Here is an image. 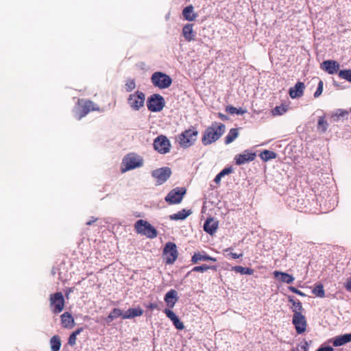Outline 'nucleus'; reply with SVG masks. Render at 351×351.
<instances>
[{
    "label": "nucleus",
    "instance_id": "obj_1",
    "mask_svg": "<svg viewBox=\"0 0 351 351\" xmlns=\"http://www.w3.org/2000/svg\"><path fill=\"white\" fill-rule=\"evenodd\" d=\"M225 132V125L216 122L208 127L203 134L202 143L204 145H208L216 142Z\"/></svg>",
    "mask_w": 351,
    "mask_h": 351
},
{
    "label": "nucleus",
    "instance_id": "obj_2",
    "mask_svg": "<svg viewBox=\"0 0 351 351\" xmlns=\"http://www.w3.org/2000/svg\"><path fill=\"white\" fill-rule=\"evenodd\" d=\"M198 131L194 127L183 131L178 136L177 140L181 147L186 149L193 146L197 141Z\"/></svg>",
    "mask_w": 351,
    "mask_h": 351
},
{
    "label": "nucleus",
    "instance_id": "obj_3",
    "mask_svg": "<svg viewBox=\"0 0 351 351\" xmlns=\"http://www.w3.org/2000/svg\"><path fill=\"white\" fill-rule=\"evenodd\" d=\"M143 165V159L141 156L135 153H130L123 158L121 172L125 173L128 171L141 167Z\"/></svg>",
    "mask_w": 351,
    "mask_h": 351
},
{
    "label": "nucleus",
    "instance_id": "obj_4",
    "mask_svg": "<svg viewBox=\"0 0 351 351\" xmlns=\"http://www.w3.org/2000/svg\"><path fill=\"white\" fill-rule=\"evenodd\" d=\"M99 107L92 101L88 99H78L75 117L78 120L85 117L90 111H99Z\"/></svg>",
    "mask_w": 351,
    "mask_h": 351
},
{
    "label": "nucleus",
    "instance_id": "obj_5",
    "mask_svg": "<svg viewBox=\"0 0 351 351\" xmlns=\"http://www.w3.org/2000/svg\"><path fill=\"white\" fill-rule=\"evenodd\" d=\"M134 228L138 234L145 235L149 239H154L158 235L156 229L148 221L143 219L136 221Z\"/></svg>",
    "mask_w": 351,
    "mask_h": 351
},
{
    "label": "nucleus",
    "instance_id": "obj_6",
    "mask_svg": "<svg viewBox=\"0 0 351 351\" xmlns=\"http://www.w3.org/2000/svg\"><path fill=\"white\" fill-rule=\"evenodd\" d=\"M152 84L160 89L169 88L172 84V79L167 74L161 72H154L151 76Z\"/></svg>",
    "mask_w": 351,
    "mask_h": 351
},
{
    "label": "nucleus",
    "instance_id": "obj_7",
    "mask_svg": "<svg viewBox=\"0 0 351 351\" xmlns=\"http://www.w3.org/2000/svg\"><path fill=\"white\" fill-rule=\"evenodd\" d=\"M165 105L164 97L157 93L150 95L147 100V107L149 111L153 112L161 111Z\"/></svg>",
    "mask_w": 351,
    "mask_h": 351
},
{
    "label": "nucleus",
    "instance_id": "obj_8",
    "mask_svg": "<svg viewBox=\"0 0 351 351\" xmlns=\"http://www.w3.org/2000/svg\"><path fill=\"white\" fill-rule=\"evenodd\" d=\"M145 95L139 90L130 94L127 99L128 104L134 111L139 110L144 106Z\"/></svg>",
    "mask_w": 351,
    "mask_h": 351
},
{
    "label": "nucleus",
    "instance_id": "obj_9",
    "mask_svg": "<svg viewBox=\"0 0 351 351\" xmlns=\"http://www.w3.org/2000/svg\"><path fill=\"white\" fill-rule=\"evenodd\" d=\"M50 308L53 313H61L64 307V299L62 292L51 294L49 297Z\"/></svg>",
    "mask_w": 351,
    "mask_h": 351
},
{
    "label": "nucleus",
    "instance_id": "obj_10",
    "mask_svg": "<svg viewBox=\"0 0 351 351\" xmlns=\"http://www.w3.org/2000/svg\"><path fill=\"white\" fill-rule=\"evenodd\" d=\"M154 148L158 153L165 154L170 152L171 143L167 136L160 135L154 141Z\"/></svg>",
    "mask_w": 351,
    "mask_h": 351
},
{
    "label": "nucleus",
    "instance_id": "obj_11",
    "mask_svg": "<svg viewBox=\"0 0 351 351\" xmlns=\"http://www.w3.org/2000/svg\"><path fill=\"white\" fill-rule=\"evenodd\" d=\"M163 255L165 256L166 263L173 264L178 256L176 245L172 242L167 243L163 249Z\"/></svg>",
    "mask_w": 351,
    "mask_h": 351
},
{
    "label": "nucleus",
    "instance_id": "obj_12",
    "mask_svg": "<svg viewBox=\"0 0 351 351\" xmlns=\"http://www.w3.org/2000/svg\"><path fill=\"white\" fill-rule=\"evenodd\" d=\"M186 193L184 188L177 187L172 189L165 197V199L169 204H176L182 202L183 196Z\"/></svg>",
    "mask_w": 351,
    "mask_h": 351
},
{
    "label": "nucleus",
    "instance_id": "obj_13",
    "mask_svg": "<svg viewBox=\"0 0 351 351\" xmlns=\"http://www.w3.org/2000/svg\"><path fill=\"white\" fill-rule=\"evenodd\" d=\"M171 170L169 167H162L152 171V176L156 180V185L164 184L171 176Z\"/></svg>",
    "mask_w": 351,
    "mask_h": 351
},
{
    "label": "nucleus",
    "instance_id": "obj_14",
    "mask_svg": "<svg viewBox=\"0 0 351 351\" xmlns=\"http://www.w3.org/2000/svg\"><path fill=\"white\" fill-rule=\"evenodd\" d=\"M292 323L298 334H302L306 330L307 324L302 313H293Z\"/></svg>",
    "mask_w": 351,
    "mask_h": 351
},
{
    "label": "nucleus",
    "instance_id": "obj_15",
    "mask_svg": "<svg viewBox=\"0 0 351 351\" xmlns=\"http://www.w3.org/2000/svg\"><path fill=\"white\" fill-rule=\"evenodd\" d=\"M256 153L250 150H245L242 154H237L234 157L235 163L237 165H244L254 160Z\"/></svg>",
    "mask_w": 351,
    "mask_h": 351
},
{
    "label": "nucleus",
    "instance_id": "obj_16",
    "mask_svg": "<svg viewBox=\"0 0 351 351\" xmlns=\"http://www.w3.org/2000/svg\"><path fill=\"white\" fill-rule=\"evenodd\" d=\"M313 202H314V199H312ZM315 202L311 203L310 199H297V204L294 206V208L300 211V212H315L313 210V208L312 207L313 204Z\"/></svg>",
    "mask_w": 351,
    "mask_h": 351
},
{
    "label": "nucleus",
    "instance_id": "obj_17",
    "mask_svg": "<svg viewBox=\"0 0 351 351\" xmlns=\"http://www.w3.org/2000/svg\"><path fill=\"white\" fill-rule=\"evenodd\" d=\"M339 67V64L335 60H325L322 64V69L330 75L337 73Z\"/></svg>",
    "mask_w": 351,
    "mask_h": 351
},
{
    "label": "nucleus",
    "instance_id": "obj_18",
    "mask_svg": "<svg viewBox=\"0 0 351 351\" xmlns=\"http://www.w3.org/2000/svg\"><path fill=\"white\" fill-rule=\"evenodd\" d=\"M305 88L304 84L301 82H297L293 87L290 88L289 93L292 99L300 97L303 95Z\"/></svg>",
    "mask_w": 351,
    "mask_h": 351
},
{
    "label": "nucleus",
    "instance_id": "obj_19",
    "mask_svg": "<svg viewBox=\"0 0 351 351\" xmlns=\"http://www.w3.org/2000/svg\"><path fill=\"white\" fill-rule=\"evenodd\" d=\"M178 300V292L174 289L169 290L165 295L164 300L169 308H173Z\"/></svg>",
    "mask_w": 351,
    "mask_h": 351
},
{
    "label": "nucleus",
    "instance_id": "obj_20",
    "mask_svg": "<svg viewBox=\"0 0 351 351\" xmlns=\"http://www.w3.org/2000/svg\"><path fill=\"white\" fill-rule=\"evenodd\" d=\"M351 341V333H347L334 337L332 340L335 347L341 346Z\"/></svg>",
    "mask_w": 351,
    "mask_h": 351
},
{
    "label": "nucleus",
    "instance_id": "obj_21",
    "mask_svg": "<svg viewBox=\"0 0 351 351\" xmlns=\"http://www.w3.org/2000/svg\"><path fill=\"white\" fill-rule=\"evenodd\" d=\"M218 228V221L213 218L207 219L204 224V230L210 235H213Z\"/></svg>",
    "mask_w": 351,
    "mask_h": 351
},
{
    "label": "nucleus",
    "instance_id": "obj_22",
    "mask_svg": "<svg viewBox=\"0 0 351 351\" xmlns=\"http://www.w3.org/2000/svg\"><path fill=\"white\" fill-rule=\"evenodd\" d=\"M193 27V24L187 23L182 28V35L186 41L189 42L195 40V33Z\"/></svg>",
    "mask_w": 351,
    "mask_h": 351
},
{
    "label": "nucleus",
    "instance_id": "obj_23",
    "mask_svg": "<svg viewBox=\"0 0 351 351\" xmlns=\"http://www.w3.org/2000/svg\"><path fill=\"white\" fill-rule=\"evenodd\" d=\"M273 274L276 278H278L282 282H285L287 284H291L295 280L294 277L292 275H290L285 272L274 271Z\"/></svg>",
    "mask_w": 351,
    "mask_h": 351
},
{
    "label": "nucleus",
    "instance_id": "obj_24",
    "mask_svg": "<svg viewBox=\"0 0 351 351\" xmlns=\"http://www.w3.org/2000/svg\"><path fill=\"white\" fill-rule=\"evenodd\" d=\"M192 5H189L183 9L182 15L186 21H193L197 18V14L194 13Z\"/></svg>",
    "mask_w": 351,
    "mask_h": 351
},
{
    "label": "nucleus",
    "instance_id": "obj_25",
    "mask_svg": "<svg viewBox=\"0 0 351 351\" xmlns=\"http://www.w3.org/2000/svg\"><path fill=\"white\" fill-rule=\"evenodd\" d=\"M143 310L140 307L138 308H130L123 315V319H132L136 317L142 315Z\"/></svg>",
    "mask_w": 351,
    "mask_h": 351
},
{
    "label": "nucleus",
    "instance_id": "obj_26",
    "mask_svg": "<svg viewBox=\"0 0 351 351\" xmlns=\"http://www.w3.org/2000/svg\"><path fill=\"white\" fill-rule=\"evenodd\" d=\"M61 323L64 328H71L74 326V319L71 313L66 312L61 315Z\"/></svg>",
    "mask_w": 351,
    "mask_h": 351
},
{
    "label": "nucleus",
    "instance_id": "obj_27",
    "mask_svg": "<svg viewBox=\"0 0 351 351\" xmlns=\"http://www.w3.org/2000/svg\"><path fill=\"white\" fill-rule=\"evenodd\" d=\"M206 261L216 262L217 259L215 258L210 256L206 254H202V253H195L191 258V261L193 262V263H197L200 261Z\"/></svg>",
    "mask_w": 351,
    "mask_h": 351
},
{
    "label": "nucleus",
    "instance_id": "obj_28",
    "mask_svg": "<svg viewBox=\"0 0 351 351\" xmlns=\"http://www.w3.org/2000/svg\"><path fill=\"white\" fill-rule=\"evenodd\" d=\"M191 214V210L182 209L175 214L169 215V219L174 221L184 220Z\"/></svg>",
    "mask_w": 351,
    "mask_h": 351
},
{
    "label": "nucleus",
    "instance_id": "obj_29",
    "mask_svg": "<svg viewBox=\"0 0 351 351\" xmlns=\"http://www.w3.org/2000/svg\"><path fill=\"white\" fill-rule=\"evenodd\" d=\"M124 313L122 312V311L120 308H114L113 310L110 312V313L108 315V317L105 318V321L107 324H110L112 322L114 319L121 317L123 318V315Z\"/></svg>",
    "mask_w": 351,
    "mask_h": 351
},
{
    "label": "nucleus",
    "instance_id": "obj_30",
    "mask_svg": "<svg viewBox=\"0 0 351 351\" xmlns=\"http://www.w3.org/2000/svg\"><path fill=\"white\" fill-rule=\"evenodd\" d=\"M289 302L292 304V311L294 313H302L301 311H302V303L298 300H295L293 296H289L288 297Z\"/></svg>",
    "mask_w": 351,
    "mask_h": 351
},
{
    "label": "nucleus",
    "instance_id": "obj_31",
    "mask_svg": "<svg viewBox=\"0 0 351 351\" xmlns=\"http://www.w3.org/2000/svg\"><path fill=\"white\" fill-rule=\"evenodd\" d=\"M349 114L348 111L343 109H337L331 114V119L334 122L339 121L341 118L348 116Z\"/></svg>",
    "mask_w": 351,
    "mask_h": 351
},
{
    "label": "nucleus",
    "instance_id": "obj_32",
    "mask_svg": "<svg viewBox=\"0 0 351 351\" xmlns=\"http://www.w3.org/2000/svg\"><path fill=\"white\" fill-rule=\"evenodd\" d=\"M51 351H59L61 347V341L58 335H54L50 339Z\"/></svg>",
    "mask_w": 351,
    "mask_h": 351
},
{
    "label": "nucleus",
    "instance_id": "obj_33",
    "mask_svg": "<svg viewBox=\"0 0 351 351\" xmlns=\"http://www.w3.org/2000/svg\"><path fill=\"white\" fill-rule=\"evenodd\" d=\"M239 136L238 129L237 128H232L230 130L228 135L225 138V143L230 144L233 142Z\"/></svg>",
    "mask_w": 351,
    "mask_h": 351
},
{
    "label": "nucleus",
    "instance_id": "obj_34",
    "mask_svg": "<svg viewBox=\"0 0 351 351\" xmlns=\"http://www.w3.org/2000/svg\"><path fill=\"white\" fill-rule=\"evenodd\" d=\"M232 271L245 275H252L254 273V270L252 269L242 266H234L232 267Z\"/></svg>",
    "mask_w": 351,
    "mask_h": 351
},
{
    "label": "nucleus",
    "instance_id": "obj_35",
    "mask_svg": "<svg viewBox=\"0 0 351 351\" xmlns=\"http://www.w3.org/2000/svg\"><path fill=\"white\" fill-rule=\"evenodd\" d=\"M276 154L270 150H264L260 154L261 159L264 161H268L271 159H274L276 157Z\"/></svg>",
    "mask_w": 351,
    "mask_h": 351
},
{
    "label": "nucleus",
    "instance_id": "obj_36",
    "mask_svg": "<svg viewBox=\"0 0 351 351\" xmlns=\"http://www.w3.org/2000/svg\"><path fill=\"white\" fill-rule=\"evenodd\" d=\"M232 172V167H226L222 169L215 178L214 181L215 183L219 184L221 178L226 175H228Z\"/></svg>",
    "mask_w": 351,
    "mask_h": 351
},
{
    "label": "nucleus",
    "instance_id": "obj_37",
    "mask_svg": "<svg viewBox=\"0 0 351 351\" xmlns=\"http://www.w3.org/2000/svg\"><path fill=\"white\" fill-rule=\"evenodd\" d=\"M328 127V122L324 117H319L317 121V130L321 132H325Z\"/></svg>",
    "mask_w": 351,
    "mask_h": 351
},
{
    "label": "nucleus",
    "instance_id": "obj_38",
    "mask_svg": "<svg viewBox=\"0 0 351 351\" xmlns=\"http://www.w3.org/2000/svg\"><path fill=\"white\" fill-rule=\"evenodd\" d=\"M313 293L317 297L323 298L325 297V291L324 289V287L322 284H317L315 286L312 291Z\"/></svg>",
    "mask_w": 351,
    "mask_h": 351
},
{
    "label": "nucleus",
    "instance_id": "obj_39",
    "mask_svg": "<svg viewBox=\"0 0 351 351\" xmlns=\"http://www.w3.org/2000/svg\"><path fill=\"white\" fill-rule=\"evenodd\" d=\"M226 111L231 114H243L246 110H243L241 108H237L232 106H228Z\"/></svg>",
    "mask_w": 351,
    "mask_h": 351
},
{
    "label": "nucleus",
    "instance_id": "obj_40",
    "mask_svg": "<svg viewBox=\"0 0 351 351\" xmlns=\"http://www.w3.org/2000/svg\"><path fill=\"white\" fill-rule=\"evenodd\" d=\"M136 82L134 79H128L125 83V88L126 92H132L136 88Z\"/></svg>",
    "mask_w": 351,
    "mask_h": 351
},
{
    "label": "nucleus",
    "instance_id": "obj_41",
    "mask_svg": "<svg viewBox=\"0 0 351 351\" xmlns=\"http://www.w3.org/2000/svg\"><path fill=\"white\" fill-rule=\"evenodd\" d=\"M338 75L341 79H344L351 82V69L341 70L339 71Z\"/></svg>",
    "mask_w": 351,
    "mask_h": 351
},
{
    "label": "nucleus",
    "instance_id": "obj_42",
    "mask_svg": "<svg viewBox=\"0 0 351 351\" xmlns=\"http://www.w3.org/2000/svg\"><path fill=\"white\" fill-rule=\"evenodd\" d=\"M215 269V267L214 266H208L207 265H200V266H195L194 267L191 271H196V272H204L206 271H207L208 269Z\"/></svg>",
    "mask_w": 351,
    "mask_h": 351
},
{
    "label": "nucleus",
    "instance_id": "obj_43",
    "mask_svg": "<svg viewBox=\"0 0 351 351\" xmlns=\"http://www.w3.org/2000/svg\"><path fill=\"white\" fill-rule=\"evenodd\" d=\"M287 110V108L286 106H276L273 110H272V114L274 115H282L285 112H286Z\"/></svg>",
    "mask_w": 351,
    "mask_h": 351
},
{
    "label": "nucleus",
    "instance_id": "obj_44",
    "mask_svg": "<svg viewBox=\"0 0 351 351\" xmlns=\"http://www.w3.org/2000/svg\"><path fill=\"white\" fill-rule=\"evenodd\" d=\"M171 322H173V326L178 330H182L184 327V324L180 320L178 317H176Z\"/></svg>",
    "mask_w": 351,
    "mask_h": 351
},
{
    "label": "nucleus",
    "instance_id": "obj_45",
    "mask_svg": "<svg viewBox=\"0 0 351 351\" xmlns=\"http://www.w3.org/2000/svg\"><path fill=\"white\" fill-rule=\"evenodd\" d=\"M323 85H324L323 82L322 80H319L317 87V90L314 93V97L315 98L319 97L322 95V91H323Z\"/></svg>",
    "mask_w": 351,
    "mask_h": 351
},
{
    "label": "nucleus",
    "instance_id": "obj_46",
    "mask_svg": "<svg viewBox=\"0 0 351 351\" xmlns=\"http://www.w3.org/2000/svg\"><path fill=\"white\" fill-rule=\"evenodd\" d=\"M164 313H165V315H167V317L171 319V321H172L173 319H175L176 317H178L173 311L169 309V308H165L164 310Z\"/></svg>",
    "mask_w": 351,
    "mask_h": 351
},
{
    "label": "nucleus",
    "instance_id": "obj_47",
    "mask_svg": "<svg viewBox=\"0 0 351 351\" xmlns=\"http://www.w3.org/2000/svg\"><path fill=\"white\" fill-rule=\"evenodd\" d=\"M76 339H77V337L71 333L69 337L68 343L70 346H73L76 343Z\"/></svg>",
    "mask_w": 351,
    "mask_h": 351
},
{
    "label": "nucleus",
    "instance_id": "obj_48",
    "mask_svg": "<svg viewBox=\"0 0 351 351\" xmlns=\"http://www.w3.org/2000/svg\"><path fill=\"white\" fill-rule=\"evenodd\" d=\"M333 348L330 346L319 347L316 351H333Z\"/></svg>",
    "mask_w": 351,
    "mask_h": 351
},
{
    "label": "nucleus",
    "instance_id": "obj_49",
    "mask_svg": "<svg viewBox=\"0 0 351 351\" xmlns=\"http://www.w3.org/2000/svg\"><path fill=\"white\" fill-rule=\"evenodd\" d=\"M289 289L291 292H293V293H296V294H298V295H304V294L301 291L298 290V289H296V288H295V287H289Z\"/></svg>",
    "mask_w": 351,
    "mask_h": 351
},
{
    "label": "nucleus",
    "instance_id": "obj_50",
    "mask_svg": "<svg viewBox=\"0 0 351 351\" xmlns=\"http://www.w3.org/2000/svg\"><path fill=\"white\" fill-rule=\"evenodd\" d=\"M228 256H230L233 259H237V258L242 257L243 254L242 253L237 254V253H234V252H230L228 254Z\"/></svg>",
    "mask_w": 351,
    "mask_h": 351
},
{
    "label": "nucleus",
    "instance_id": "obj_51",
    "mask_svg": "<svg viewBox=\"0 0 351 351\" xmlns=\"http://www.w3.org/2000/svg\"><path fill=\"white\" fill-rule=\"evenodd\" d=\"M345 288L348 291L351 292V277L347 279L345 284Z\"/></svg>",
    "mask_w": 351,
    "mask_h": 351
},
{
    "label": "nucleus",
    "instance_id": "obj_52",
    "mask_svg": "<svg viewBox=\"0 0 351 351\" xmlns=\"http://www.w3.org/2000/svg\"><path fill=\"white\" fill-rule=\"evenodd\" d=\"M147 307L149 309H150V310H154V309L157 308L158 305H157V304H156V303H149V304L147 306Z\"/></svg>",
    "mask_w": 351,
    "mask_h": 351
},
{
    "label": "nucleus",
    "instance_id": "obj_53",
    "mask_svg": "<svg viewBox=\"0 0 351 351\" xmlns=\"http://www.w3.org/2000/svg\"><path fill=\"white\" fill-rule=\"evenodd\" d=\"M97 220V218H95V217H91V220L88 221L86 223V224L87 226H90V225H92L94 222H95Z\"/></svg>",
    "mask_w": 351,
    "mask_h": 351
},
{
    "label": "nucleus",
    "instance_id": "obj_54",
    "mask_svg": "<svg viewBox=\"0 0 351 351\" xmlns=\"http://www.w3.org/2000/svg\"><path fill=\"white\" fill-rule=\"evenodd\" d=\"M82 330H83V328H77L74 332H73L72 334L77 337L78 335H80L81 333V332Z\"/></svg>",
    "mask_w": 351,
    "mask_h": 351
},
{
    "label": "nucleus",
    "instance_id": "obj_55",
    "mask_svg": "<svg viewBox=\"0 0 351 351\" xmlns=\"http://www.w3.org/2000/svg\"><path fill=\"white\" fill-rule=\"evenodd\" d=\"M219 117L223 120H226L227 119V117L221 113L219 114Z\"/></svg>",
    "mask_w": 351,
    "mask_h": 351
},
{
    "label": "nucleus",
    "instance_id": "obj_56",
    "mask_svg": "<svg viewBox=\"0 0 351 351\" xmlns=\"http://www.w3.org/2000/svg\"><path fill=\"white\" fill-rule=\"evenodd\" d=\"M169 16V14H168L167 16H166V19H167Z\"/></svg>",
    "mask_w": 351,
    "mask_h": 351
},
{
    "label": "nucleus",
    "instance_id": "obj_57",
    "mask_svg": "<svg viewBox=\"0 0 351 351\" xmlns=\"http://www.w3.org/2000/svg\"><path fill=\"white\" fill-rule=\"evenodd\" d=\"M229 250H230V248H228V249H226V252H228V251H229Z\"/></svg>",
    "mask_w": 351,
    "mask_h": 351
},
{
    "label": "nucleus",
    "instance_id": "obj_58",
    "mask_svg": "<svg viewBox=\"0 0 351 351\" xmlns=\"http://www.w3.org/2000/svg\"><path fill=\"white\" fill-rule=\"evenodd\" d=\"M291 351H296L295 350L293 349Z\"/></svg>",
    "mask_w": 351,
    "mask_h": 351
}]
</instances>
